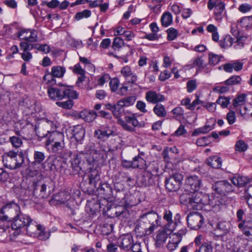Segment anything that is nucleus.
Segmentation results:
<instances>
[{
	"instance_id": "nucleus-1",
	"label": "nucleus",
	"mask_w": 252,
	"mask_h": 252,
	"mask_svg": "<svg viewBox=\"0 0 252 252\" xmlns=\"http://www.w3.org/2000/svg\"><path fill=\"white\" fill-rule=\"evenodd\" d=\"M102 157V154L94 148L93 144H88L76 156L72 162V165L75 164L81 170L87 172L90 185L95 187L100 179L96 166Z\"/></svg>"
},
{
	"instance_id": "nucleus-2",
	"label": "nucleus",
	"mask_w": 252,
	"mask_h": 252,
	"mask_svg": "<svg viewBox=\"0 0 252 252\" xmlns=\"http://www.w3.org/2000/svg\"><path fill=\"white\" fill-rule=\"evenodd\" d=\"M11 221V229L13 232L10 235L11 239H14L15 237L19 235L21 232V229L23 228H25L28 234L31 236L34 237L35 235L39 234L40 239L46 240L49 238L48 235L44 236L45 232L42 225L37 224L29 215L21 212Z\"/></svg>"
},
{
	"instance_id": "nucleus-3",
	"label": "nucleus",
	"mask_w": 252,
	"mask_h": 252,
	"mask_svg": "<svg viewBox=\"0 0 252 252\" xmlns=\"http://www.w3.org/2000/svg\"><path fill=\"white\" fill-rule=\"evenodd\" d=\"M191 194L192 209L198 210L202 208V205H209L212 210L217 213L219 212L222 206V202L218 197H213L210 199L208 194L202 192H192Z\"/></svg>"
},
{
	"instance_id": "nucleus-4",
	"label": "nucleus",
	"mask_w": 252,
	"mask_h": 252,
	"mask_svg": "<svg viewBox=\"0 0 252 252\" xmlns=\"http://www.w3.org/2000/svg\"><path fill=\"white\" fill-rule=\"evenodd\" d=\"M159 218L156 213L149 212L141 218L135 230L142 235H149L159 225Z\"/></svg>"
},
{
	"instance_id": "nucleus-5",
	"label": "nucleus",
	"mask_w": 252,
	"mask_h": 252,
	"mask_svg": "<svg viewBox=\"0 0 252 252\" xmlns=\"http://www.w3.org/2000/svg\"><path fill=\"white\" fill-rule=\"evenodd\" d=\"M48 94L50 99L54 100H60L64 98L76 99L78 94L72 87L60 84L55 87H48Z\"/></svg>"
},
{
	"instance_id": "nucleus-6",
	"label": "nucleus",
	"mask_w": 252,
	"mask_h": 252,
	"mask_svg": "<svg viewBox=\"0 0 252 252\" xmlns=\"http://www.w3.org/2000/svg\"><path fill=\"white\" fill-rule=\"evenodd\" d=\"M2 161L5 167L11 169H16L21 167L24 162L22 154H19L13 151H10L5 154Z\"/></svg>"
},
{
	"instance_id": "nucleus-7",
	"label": "nucleus",
	"mask_w": 252,
	"mask_h": 252,
	"mask_svg": "<svg viewBox=\"0 0 252 252\" xmlns=\"http://www.w3.org/2000/svg\"><path fill=\"white\" fill-rule=\"evenodd\" d=\"M20 207L13 201L7 203L0 210V220L2 221H11L15 217L20 214Z\"/></svg>"
},
{
	"instance_id": "nucleus-8",
	"label": "nucleus",
	"mask_w": 252,
	"mask_h": 252,
	"mask_svg": "<svg viewBox=\"0 0 252 252\" xmlns=\"http://www.w3.org/2000/svg\"><path fill=\"white\" fill-rule=\"evenodd\" d=\"M125 120L121 118L118 119V123L125 130L133 132L135 127L140 126V124L137 120L134 114L126 111L125 113Z\"/></svg>"
},
{
	"instance_id": "nucleus-9",
	"label": "nucleus",
	"mask_w": 252,
	"mask_h": 252,
	"mask_svg": "<svg viewBox=\"0 0 252 252\" xmlns=\"http://www.w3.org/2000/svg\"><path fill=\"white\" fill-rule=\"evenodd\" d=\"M245 214V211L243 209H239L236 213L238 221H241L238 225L243 232V234L246 236H250L252 235L251 230L252 231V220L247 218L243 219V216Z\"/></svg>"
},
{
	"instance_id": "nucleus-10",
	"label": "nucleus",
	"mask_w": 252,
	"mask_h": 252,
	"mask_svg": "<svg viewBox=\"0 0 252 252\" xmlns=\"http://www.w3.org/2000/svg\"><path fill=\"white\" fill-rule=\"evenodd\" d=\"M216 0H209L208 2L207 7L209 10L214 9V18L217 21L220 22L225 15V4L223 2H219Z\"/></svg>"
},
{
	"instance_id": "nucleus-11",
	"label": "nucleus",
	"mask_w": 252,
	"mask_h": 252,
	"mask_svg": "<svg viewBox=\"0 0 252 252\" xmlns=\"http://www.w3.org/2000/svg\"><path fill=\"white\" fill-rule=\"evenodd\" d=\"M244 45L243 37H232L230 35H226L223 38V41H220V46L223 48H227L233 46L236 49H239Z\"/></svg>"
},
{
	"instance_id": "nucleus-12",
	"label": "nucleus",
	"mask_w": 252,
	"mask_h": 252,
	"mask_svg": "<svg viewBox=\"0 0 252 252\" xmlns=\"http://www.w3.org/2000/svg\"><path fill=\"white\" fill-rule=\"evenodd\" d=\"M17 36L21 40L29 42L37 41V32L31 29H20L17 32Z\"/></svg>"
},
{
	"instance_id": "nucleus-13",
	"label": "nucleus",
	"mask_w": 252,
	"mask_h": 252,
	"mask_svg": "<svg viewBox=\"0 0 252 252\" xmlns=\"http://www.w3.org/2000/svg\"><path fill=\"white\" fill-rule=\"evenodd\" d=\"M188 224L191 229H198L200 228L204 223V219L202 216L198 212L189 213L187 218Z\"/></svg>"
},
{
	"instance_id": "nucleus-14",
	"label": "nucleus",
	"mask_w": 252,
	"mask_h": 252,
	"mask_svg": "<svg viewBox=\"0 0 252 252\" xmlns=\"http://www.w3.org/2000/svg\"><path fill=\"white\" fill-rule=\"evenodd\" d=\"M114 135V132L107 125L101 126L94 131V138L101 141H105Z\"/></svg>"
},
{
	"instance_id": "nucleus-15",
	"label": "nucleus",
	"mask_w": 252,
	"mask_h": 252,
	"mask_svg": "<svg viewBox=\"0 0 252 252\" xmlns=\"http://www.w3.org/2000/svg\"><path fill=\"white\" fill-rule=\"evenodd\" d=\"M213 189L218 194L225 195L233 190V187L227 181L222 180L213 185Z\"/></svg>"
},
{
	"instance_id": "nucleus-16",
	"label": "nucleus",
	"mask_w": 252,
	"mask_h": 252,
	"mask_svg": "<svg viewBox=\"0 0 252 252\" xmlns=\"http://www.w3.org/2000/svg\"><path fill=\"white\" fill-rule=\"evenodd\" d=\"M180 216L179 214H177L175 217V220H172V213L171 211L169 210H165L164 211L163 219L165 220L167 223L165 225L164 227H167L168 231H173L178 222L179 221Z\"/></svg>"
},
{
	"instance_id": "nucleus-17",
	"label": "nucleus",
	"mask_w": 252,
	"mask_h": 252,
	"mask_svg": "<svg viewBox=\"0 0 252 252\" xmlns=\"http://www.w3.org/2000/svg\"><path fill=\"white\" fill-rule=\"evenodd\" d=\"M201 186V181L197 176L188 177L186 181V189L190 192L197 191Z\"/></svg>"
},
{
	"instance_id": "nucleus-18",
	"label": "nucleus",
	"mask_w": 252,
	"mask_h": 252,
	"mask_svg": "<svg viewBox=\"0 0 252 252\" xmlns=\"http://www.w3.org/2000/svg\"><path fill=\"white\" fill-rule=\"evenodd\" d=\"M171 232L168 231V228L166 227L158 230L154 237L156 247L159 248L163 246Z\"/></svg>"
},
{
	"instance_id": "nucleus-19",
	"label": "nucleus",
	"mask_w": 252,
	"mask_h": 252,
	"mask_svg": "<svg viewBox=\"0 0 252 252\" xmlns=\"http://www.w3.org/2000/svg\"><path fill=\"white\" fill-rule=\"evenodd\" d=\"M145 98L148 102L156 104L165 100L163 94L153 91L147 92L146 93Z\"/></svg>"
},
{
	"instance_id": "nucleus-20",
	"label": "nucleus",
	"mask_w": 252,
	"mask_h": 252,
	"mask_svg": "<svg viewBox=\"0 0 252 252\" xmlns=\"http://www.w3.org/2000/svg\"><path fill=\"white\" fill-rule=\"evenodd\" d=\"M119 246L126 251L130 250L133 244L132 236L126 234L120 237L119 239Z\"/></svg>"
},
{
	"instance_id": "nucleus-21",
	"label": "nucleus",
	"mask_w": 252,
	"mask_h": 252,
	"mask_svg": "<svg viewBox=\"0 0 252 252\" xmlns=\"http://www.w3.org/2000/svg\"><path fill=\"white\" fill-rule=\"evenodd\" d=\"M43 125L45 128L46 133L40 134L38 131V136L40 137H45L48 136V134L52 133L53 131H56L57 128L56 122L50 121L48 119L43 120Z\"/></svg>"
},
{
	"instance_id": "nucleus-22",
	"label": "nucleus",
	"mask_w": 252,
	"mask_h": 252,
	"mask_svg": "<svg viewBox=\"0 0 252 252\" xmlns=\"http://www.w3.org/2000/svg\"><path fill=\"white\" fill-rule=\"evenodd\" d=\"M47 185L41 182H37L34 185L33 193L39 198H44L46 195Z\"/></svg>"
},
{
	"instance_id": "nucleus-23",
	"label": "nucleus",
	"mask_w": 252,
	"mask_h": 252,
	"mask_svg": "<svg viewBox=\"0 0 252 252\" xmlns=\"http://www.w3.org/2000/svg\"><path fill=\"white\" fill-rule=\"evenodd\" d=\"M223 67L226 72L231 73L233 70L235 71H239L242 69L243 63L238 61H235L225 64Z\"/></svg>"
},
{
	"instance_id": "nucleus-24",
	"label": "nucleus",
	"mask_w": 252,
	"mask_h": 252,
	"mask_svg": "<svg viewBox=\"0 0 252 252\" xmlns=\"http://www.w3.org/2000/svg\"><path fill=\"white\" fill-rule=\"evenodd\" d=\"M78 115V118L82 119L85 122L88 123H90L94 121L97 116L95 112L87 109H84L81 111Z\"/></svg>"
},
{
	"instance_id": "nucleus-25",
	"label": "nucleus",
	"mask_w": 252,
	"mask_h": 252,
	"mask_svg": "<svg viewBox=\"0 0 252 252\" xmlns=\"http://www.w3.org/2000/svg\"><path fill=\"white\" fill-rule=\"evenodd\" d=\"M71 198L70 194L66 191H61L54 195L52 199V202L56 201L58 204H64Z\"/></svg>"
},
{
	"instance_id": "nucleus-26",
	"label": "nucleus",
	"mask_w": 252,
	"mask_h": 252,
	"mask_svg": "<svg viewBox=\"0 0 252 252\" xmlns=\"http://www.w3.org/2000/svg\"><path fill=\"white\" fill-rule=\"evenodd\" d=\"M170 238L171 239L169 241L167 248L169 251H173L178 247L182 239V236L179 233H174Z\"/></svg>"
},
{
	"instance_id": "nucleus-27",
	"label": "nucleus",
	"mask_w": 252,
	"mask_h": 252,
	"mask_svg": "<svg viewBox=\"0 0 252 252\" xmlns=\"http://www.w3.org/2000/svg\"><path fill=\"white\" fill-rule=\"evenodd\" d=\"M121 74L125 79H128L130 77V79L128 81L131 84L136 83L137 80V77L135 74H133L131 70V68L128 66H126L123 67L121 70Z\"/></svg>"
},
{
	"instance_id": "nucleus-28",
	"label": "nucleus",
	"mask_w": 252,
	"mask_h": 252,
	"mask_svg": "<svg viewBox=\"0 0 252 252\" xmlns=\"http://www.w3.org/2000/svg\"><path fill=\"white\" fill-rule=\"evenodd\" d=\"M64 141V134L63 133L57 131H53L49 136L46 145H50V144L56 143Z\"/></svg>"
},
{
	"instance_id": "nucleus-29",
	"label": "nucleus",
	"mask_w": 252,
	"mask_h": 252,
	"mask_svg": "<svg viewBox=\"0 0 252 252\" xmlns=\"http://www.w3.org/2000/svg\"><path fill=\"white\" fill-rule=\"evenodd\" d=\"M215 125V121H214L212 125L209 124V122L208 121L204 126L195 129L192 132V136H196L200 134L207 133L213 129Z\"/></svg>"
},
{
	"instance_id": "nucleus-30",
	"label": "nucleus",
	"mask_w": 252,
	"mask_h": 252,
	"mask_svg": "<svg viewBox=\"0 0 252 252\" xmlns=\"http://www.w3.org/2000/svg\"><path fill=\"white\" fill-rule=\"evenodd\" d=\"M207 163L209 166L214 168H219L221 166L222 160L219 157L214 156L207 158Z\"/></svg>"
},
{
	"instance_id": "nucleus-31",
	"label": "nucleus",
	"mask_w": 252,
	"mask_h": 252,
	"mask_svg": "<svg viewBox=\"0 0 252 252\" xmlns=\"http://www.w3.org/2000/svg\"><path fill=\"white\" fill-rule=\"evenodd\" d=\"M136 100V97L130 96L125 97L118 101V105L120 107H129L132 105Z\"/></svg>"
},
{
	"instance_id": "nucleus-32",
	"label": "nucleus",
	"mask_w": 252,
	"mask_h": 252,
	"mask_svg": "<svg viewBox=\"0 0 252 252\" xmlns=\"http://www.w3.org/2000/svg\"><path fill=\"white\" fill-rule=\"evenodd\" d=\"M133 168H140L144 169L147 168L146 161L139 155L135 156L132 160Z\"/></svg>"
},
{
	"instance_id": "nucleus-33",
	"label": "nucleus",
	"mask_w": 252,
	"mask_h": 252,
	"mask_svg": "<svg viewBox=\"0 0 252 252\" xmlns=\"http://www.w3.org/2000/svg\"><path fill=\"white\" fill-rule=\"evenodd\" d=\"M65 71L66 69L65 67L60 65H57L52 67L50 72L53 76H55L56 78H61L63 77Z\"/></svg>"
},
{
	"instance_id": "nucleus-34",
	"label": "nucleus",
	"mask_w": 252,
	"mask_h": 252,
	"mask_svg": "<svg viewBox=\"0 0 252 252\" xmlns=\"http://www.w3.org/2000/svg\"><path fill=\"white\" fill-rule=\"evenodd\" d=\"M249 181V179L247 177L235 176L231 179V182L234 185L237 187H243L245 186Z\"/></svg>"
},
{
	"instance_id": "nucleus-35",
	"label": "nucleus",
	"mask_w": 252,
	"mask_h": 252,
	"mask_svg": "<svg viewBox=\"0 0 252 252\" xmlns=\"http://www.w3.org/2000/svg\"><path fill=\"white\" fill-rule=\"evenodd\" d=\"M165 187L169 191H175L180 188V185L173 179L169 178L165 181Z\"/></svg>"
},
{
	"instance_id": "nucleus-36",
	"label": "nucleus",
	"mask_w": 252,
	"mask_h": 252,
	"mask_svg": "<svg viewBox=\"0 0 252 252\" xmlns=\"http://www.w3.org/2000/svg\"><path fill=\"white\" fill-rule=\"evenodd\" d=\"M85 135V130L81 126H77L75 127L73 130V137L77 141L82 140Z\"/></svg>"
},
{
	"instance_id": "nucleus-37",
	"label": "nucleus",
	"mask_w": 252,
	"mask_h": 252,
	"mask_svg": "<svg viewBox=\"0 0 252 252\" xmlns=\"http://www.w3.org/2000/svg\"><path fill=\"white\" fill-rule=\"evenodd\" d=\"M162 25L165 27L170 26L173 22L172 14L169 12H165L162 14L160 19Z\"/></svg>"
},
{
	"instance_id": "nucleus-38",
	"label": "nucleus",
	"mask_w": 252,
	"mask_h": 252,
	"mask_svg": "<svg viewBox=\"0 0 252 252\" xmlns=\"http://www.w3.org/2000/svg\"><path fill=\"white\" fill-rule=\"evenodd\" d=\"M213 247L211 242L203 243L200 246L196 247L194 252H213Z\"/></svg>"
},
{
	"instance_id": "nucleus-39",
	"label": "nucleus",
	"mask_w": 252,
	"mask_h": 252,
	"mask_svg": "<svg viewBox=\"0 0 252 252\" xmlns=\"http://www.w3.org/2000/svg\"><path fill=\"white\" fill-rule=\"evenodd\" d=\"M98 192L105 196H108L112 193V189L110 185L107 183L101 184L100 187L97 189Z\"/></svg>"
},
{
	"instance_id": "nucleus-40",
	"label": "nucleus",
	"mask_w": 252,
	"mask_h": 252,
	"mask_svg": "<svg viewBox=\"0 0 252 252\" xmlns=\"http://www.w3.org/2000/svg\"><path fill=\"white\" fill-rule=\"evenodd\" d=\"M181 203L185 205L189 208L192 209L191 194L183 193L180 196Z\"/></svg>"
},
{
	"instance_id": "nucleus-41",
	"label": "nucleus",
	"mask_w": 252,
	"mask_h": 252,
	"mask_svg": "<svg viewBox=\"0 0 252 252\" xmlns=\"http://www.w3.org/2000/svg\"><path fill=\"white\" fill-rule=\"evenodd\" d=\"M153 111L159 117H164L167 114L164 106L161 104H157L153 108Z\"/></svg>"
},
{
	"instance_id": "nucleus-42",
	"label": "nucleus",
	"mask_w": 252,
	"mask_h": 252,
	"mask_svg": "<svg viewBox=\"0 0 252 252\" xmlns=\"http://www.w3.org/2000/svg\"><path fill=\"white\" fill-rule=\"evenodd\" d=\"M242 81L241 77L239 75H233L225 81L224 84L228 86L239 85Z\"/></svg>"
},
{
	"instance_id": "nucleus-43",
	"label": "nucleus",
	"mask_w": 252,
	"mask_h": 252,
	"mask_svg": "<svg viewBox=\"0 0 252 252\" xmlns=\"http://www.w3.org/2000/svg\"><path fill=\"white\" fill-rule=\"evenodd\" d=\"M45 156L44 153L40 151H35L33 154V161L34 164H39L45 159Z\"/></svg>"
},
{
	"instance_id": "nucleus-44",
	"label": "nucleus",
	"mask_w": 252,
	"mask_h": 252,
	"mask_svg": "<svg viewBox=\"0 0 252 252\" xmlns=\"http://www.w3.org/2000/svg\"><path fill=\"white\" fill-rule=\"evenodd\" d=\"M51 146V149L53 152L57 154H61L64 147V142H56V143H52L50 144Z\"/></svg>"
},
{
	"instance_id": "nucleus-45",
	"label": "nucleus",
	"mask_w": 252,
	"mask_h": 252,
	"mask_svg": "<svg viewBox=\"0 0 252 252\" xmlns=\"http://www.w3.org/2000/svg\"><path fill=\"white\" fill-rule=\"evenodd\" d=\"M55 76L52 74L50 72H48L43 76V80L45 83L50 86H53L56 84V80Z\"/></svg>"
},
{
	"instance_id": "nucleus-46",
	"label": "nucleus",
	"mask_w": 252,
	"mask_h": 252,
	"mask_svg": "<svg viewBox=\"0 0 252 252\" xmlns=\"http://www.w3.org/2000/svg\"><path fill=\"white\" fill-rule=\"evenodd\" d=\"M246 95L244 94H242L238 95L234 100L233 105L234 107H237L238 106L242 105L245 104L246 102Z\"/></svg>"
},
{
	"instance_id": "nucleus-47",
	"label": "nucleus",
	"mask_w": 252,
	"mask_h": 252,
	"mask_svg": "<svg viewBox=\"0 0 252 252\" xmlns=\"http://www.w3.org/2000/svg\"><path fill=\"white\" fill-rule=\"evenodd\" d=\"M229 224L226 221H220L218 222L216 226V228L222 234H225L228 231Z\"/></svg>"
},
{
	"instance_id": "nucleus-48",
	"label": "nucleus",
	"mask_w": 252,
	"mask_h": 252,
	"mask_svg": "<svg viewBox=\"0 0 252 252\" xmlns=\"http://www.w3.org/2000/svg\"><path fill=\"white\" fill-rule=\"evenodd\" d=\"M240 24L242 27L246 29L252 28V15L243 17L240 21Z\"/></svg>"
},
{
	"instance_id": "nucleus-49",
	"label": "nucleus",
	"mask_w": 252,
	"mask_h": 252,
	"mask_svg": "<svg viewBox=\"0 0 252 252\" xmlns=\"http://www.w3.org/2000/svg\"><path fill=\"white\" fill-rule=\"evenodd\" d=\"M69 99L65 101H57L56 104L62 108L64 109H70L72 108L73 105V102L71 99V98H68Z\"/></svg>"
},
{
	"instance_id": "nucleus-50",
	"label": "nucleus",
	"mask_w": 252,
	"mask_h": 252,
	"mask_svg": "<svg viewBox=\"0 0 252 252\" xmlns=\"http://www.w3.org/2000/svg\"><path fill=\"white\" fill-rule=\"evenodd\" d=\"M35 44H32L29 43L28 41H23L20 43V47L21 49L23 52H29V51L32 50L33 48H35Z\"/></svg>"
},
{
	"instance_id": "nucleus-51",
	"label": "nucleus",
	"mask_w": 252,
	"mask_h": 252,
	"mask_svg": "<svg viewBox=\"0 0 252 252\" xmlns=\"http://www.w3.org/2000/svg\"><path fill=\"white\" fill-rule=\"evenodd\" d=\"M115 106V109H114V111L113 113L114 117L119 119L123 115L125 116V113H126V112H125L124 109V107L119 106L118 105V102L116 104Z\"/></svg>"
},
{
	"instance_id": "nucleus-52",
	"label": "nucleus",
	"mask_w": 252,
	"mask_h": 252,
	"mask_svg": "<svg viewBox=\"0 0 252 252\" xmlns=\"http://www.w3.org/2000/svg\"><path fill=\"white\" fill-rule=\"evenodd\" d=\"M9 141L12 145L13 147L18 148L20 147L22 144L21 139L17 136H13L9 138Z\"/></svg>"
},
{
	"instance_id": "nucleus-53",
	"label": "nucleus",
	"mask_w": 252,
	"mask_h": 252,
	"mask_svg": "<svg viewBox=\"0 0 252 252\" xmlns=\"http://www.w3.org/2000/svg\"><path fill=\"white\" fill-rule=\"evenodd\" d=\"M119 85L120 81L117 78L115 77L110 79L109 86L112 92H115L118 90Z\"/></svg>"
},
{
	"instance_id": "nucleus-54",
	"label": "nucleus",
	"mask_w": 252,
	"mask_h": 252,
	"mask_svg": "<svg viewBox=\"0 0 252 252\" xmlns=\"http://www.w3.org/2000/svg\"><path fill=\"white\" fill-rule=\"evenodd\" d=\"M91 15V12L89 10H84L82 12H78L75 15V18L77 20H80L83 18H87Z\"/></svg>"
},
{
	"instance_id": "nucleus-55",
	"label": "nucleus",
	"mask_w": 252,
	"mask_h": 252,
	"mask_svg": "<svg viewBox=\"0 0 252 252\" xmlns=\"http://www.w3.org/2000/svg\"><path fill=\"white\" fill-rule=\"evenodd\" d=\"M167 38L169 40H174L177 36L178 32V31L173 28H170L167 30Z\"/></svg>"
},
{
	"instance_id": "nucleus-56",
	"label": "nucleus",
	"mask_w": 252,
	"mask_h": 252,
	"mask_svg": "<svg viewBox=\"0 0 252 252\" xmlns=\"http://www.w3.org/2000/svg\"><path fill=\"white\" fill-rule=\"evenodd\" d=\"M230 99L228 97L220 96L217 100V103L220 105L223 108H226L229 104Z\"/></svg>"
},
{
	"instance_id": "nucleus-57",
	"label": "nucleus",
	"mask_w": 252,
	"mask_h": 252,
	"mask_svg": "<svg viewBox=\"0 0 252 252\" xmlns=\"http://www.w3.org/2000/svg\"><path fill=\"white\" fill-rule=\"evenodd\" d=\"M152 175L149 173L144 174L141 177V183L142 185L147 186L150 184Z\"/></svg>"
},
{
	"instance_id": "nucleus-58",
	"label": "nucleus",
	"mask_w": 252,
	"mask_h": 252,
	"mask_svg": "<svg viewBox=\"0 0 252 252\" xmlns=\"http://www.w3.org/2000/svg\"><path fill=\"white\" fill-rule=\"evenodd\" d=\"M35 49L45 54L49 53L51 50L49 46L46 44L41 45L35 44Z\"/></svg>"
},
{
	"instance_id": "nucleus-59",
	"label": "nucleus",
	"mask_w": 252,
	"mask_h": 252,
	"mask_svg": "<svg viewBox=\"0 0 252 252\" xmlns=\"http://www.w3.org/2000/svg\"><path fill=\"white\" fill-rule=\"evenodd\" d=\"M247 149L246 143L243 140H239L235 145V150L239 152H244Z\"/></svg>"
},
{
	"instance_id": "nucleus-60",
	"label": "nucleus",
	"mask_w": 252,
	"mask_h": 252,
	"mask_svg": "<svg viewBox=\"0 0 252 252\" xmlns=\"http://www.w3.org/2000/svg\"><path fill=\"white\" fill-rule=\"evenodd\" d=\"M246 196L247 198V203L252 210V187L248 188L246 191Z\"/></svg>"
},
{
	"instance_id": "nucleus-61",
	"label": "nucleus",
	"mask_w": 252,
	"mask_h": 252,
	"mask_svg": "<svg viewBox=\"0 0 252 252\" xmlns=\"http://www.w3.org/2000/svg\"><path fill=\"white\" fill-rule=\"evenodd\" d=\"M117 176H118V178H122L121 180L122 182H129L132 180V178L128 175L127 173L124 172H119Z\"/></svg>"
},
{
	"instance_id": "nucleus-62",
	"label": "nucleus",
	"mask_w": 252,
	"mask_h": 252,
	"mask_svg": "<svg viewBox=\"0 0 252 252\" xmlns=\"http://www.w3.org/2000/svg\"><path fill=\"white\" fill-rule=\"evenodd\" d=\"M220 59V57L219 55L213 54H210L209 55V63L213 65H216L218 63Z\"/></svg>"
},
{
	"instance_id": "nucleus-63",
	"label": "nucleus",
	"mask_w": 252,
	"mask_h": 252,
	"mask_svg": "<svg viewBox=\"0 0 252 252\" xmlns=\"http://www.w3.org/2000/svg\"><path fill=\"white\" fill-rule=\"evenodd\" d=\"M226 119L229 125L234 124L236 120V116L234 112L230 111L227 114Z\"/></svg>"
},
{
	"instance_id": "nucleus-64",
	"label": "nucleus",
	"mask_w": 252,
	"mask_h": 252,
	"mask_svg": "<svg viewBox=\"0 0 252 252\" xmlns=\"http://www.w3.org/2000/svg\"><path fill=\"white\" fill-rule=\"evenodd\" d=\"M124 44L123 40L120 37L115 38L113 42V47L114 50L119 49Z\"/></svg>"
}]
</instances>
